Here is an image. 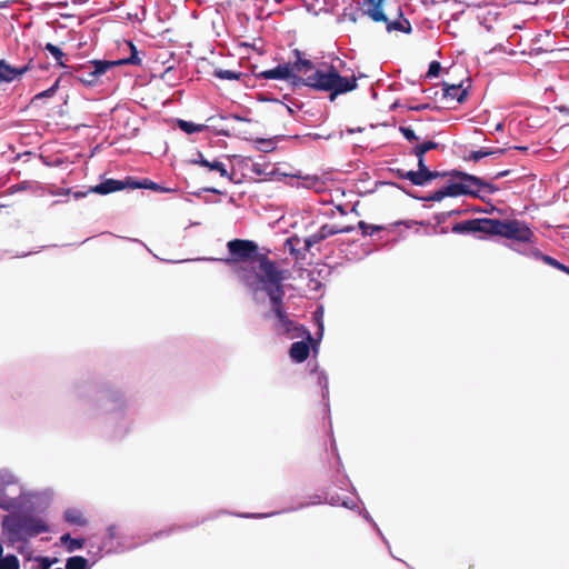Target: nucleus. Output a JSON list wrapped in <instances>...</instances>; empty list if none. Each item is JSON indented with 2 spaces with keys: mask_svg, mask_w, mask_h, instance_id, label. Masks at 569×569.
<instances>
[{
  "mask_svg": "<svg viewBox=\"0 0 569 569\" xmlns=\"http://www.w3.org/2000/svg\"><path fill=\"white\" fill-rule=\"evenodd\" d=\"M258 78L287 80L293 86H300V76L292 73L291 63L278 64L276 68L257 73Z\"/></svg>",
  "mask_w": 569,
  "mask_h": 569,
  "instance_id": "nucleus-10",
  "label": "nucleus"
},
{
  "mask_svg": "<svg viewBox=\"0 0 569 569\" xmlns=\"http://www.w3.org/2000/svg\"><path fill=\"white\" fill-rule=\"evenodd\" d=\"M178 127L186 133H196V132H201L204 130L206 126L204 124H196L193 122H190V121H186V120H178Z\"/></svg>",
  "mask_w": 569,
  "mask_h": 569,
  "instance_id": "nucleus-24",
  "label": "nucleus"
},
{
  "mask_svg": "<svg viewBox=\"0 0 569 569\" xmlns=\"http://www.w3.org/2000/svg\"><path fill=\"white\" fill-rule=\"evenodd\" d=\"M508 173H509V170L500 171V172H498V173L493 177V179H500V178H502V177H506Z\"/></svg>",
  "mask_w": 569,
  "mask_h": 569,
  "instance_id": "nucleus-51",
  "label": "nucleus"
},
{
  "mask_svg": "<svg viewBox=\"0 0 569 569\" xmlns=\"http://www.w3.org/2000/svg\"><path fill=\"white\" fill-rule=\"evenodd\" d=\"M79 197H84V193L79 192V191L73 192V198H79Z\"/></svg>",
  "mask_w": 569,
  "mask_h": 569,
  "instance_id": "nucleus-55",
  "label": "nucleus"
},
{
  "mask_svg": "<svg viewBox=\"0 0 569 569\" xmlns=\"http://www.w3.org/2000/svg\"><path fill=\"white\" fill-rule=\"evenodd\" d=\"M44 49L52 54L58 66L66 67L62 60L66 57V53L59 47L52 43H47Z\"/></svg>",
  "mask_w": 569,
  "mask_h": 569,
  "instance_id": "nucleus-27",
  "label": "nucleus"
},
{
  "mask_svg": "<svg viewBox=\"0 0 569 569\" xmlns=\"http://www.w3.org/2000/svg\"><path fill=\"white\" fill-rule=\"evenodd\" d=\"M73 525L84 527V526L88 525V519H87V517L82 512H80V511L74 512L73 511Z\"/></svg>",
  "mask_w": 569,
  "mask_h": 569,
  "instance_id": "nucleus-35",
  "label": "nucleus"
},
{
  "mask_svg": "<svg viewBox=\"0 0 569 569\" xmlns=\"http://www.w3.org/2000/svg\"><path fill=\"white\" fill-rule=\"evenodd\" d=\"M242 271H244V269H243V268H238V269L236 270V272H237V273H240V272H242Z\"/></svg>",
  "mask_w": 569,
  "mask_h": 569,
  "instance_id": "nucleus-58",
  "label": "nucleus"
},
{
  "mask_svg": "<svg viewBox=\"0 0 569 569\" xmlns=\"http://www.w3.org/2000/svg\"><path fill=\"white\" fill-rule=\"evenodd\" d=\"M441 70V64L438 61H432L429 64L427 78L438 77Z\"/></svg>",
  "mask_w": 569,
  "mask_h": 569,
  "instance_id": "nucleus-33",
  "label": "nucleus"
},
{
  "mask_svg": "<svg viewBox=\"0 0 569 569\" xmlns=\"http://www.w3.org/2000/svg\"><path fill=\"white\" fill-rule=\"evenodd\" d=\"M57 560L53 559V560H50L48 557H43L41 558L40 562H41V566L43 569H49L51 567V565L53 562H56Z\"/></svg>",
  "mask_w": 569,
  "mask_h": 569,
  "instance_id": "nucleus-40",
  "label": "nucleus"
},
{
  "mask_svg": "<svg viewBox=\"0 0 569 569\" xmlns=\"http://www.w3.org/2000/svg\"><path fill=\"white\" fill-rule=\"evenodd\" d=\"M501 127H502V124H500V123H499V124L497 126V129H498V130H501Z\"/></svg>",
  "mask_w": 569,
  "mask_h": 569,
  "instance_id": "nucleus-63",
  "label": "nucleus"
},
{
  "mask_svg": "<svg viewBox=\"0 0 569 569\" xmlns=\"http://www.w3.org/2000/svg\"><path fill=\"white\" fill-rule=\"evenodd\" d=\"M257 142L261 143V144H268L267 147H271L272 146V141L271 140L259 139Z\"/></svg>",
  "mask_w": 569,
  "mask_h": 569,
  "instance_id": "nucleus-52",
  "label": "nucleus"
},
{
  "mask_svg": "<svg viewBox=\"0 0 569 569\" xmlns=\"http://www.w3.org/2000/svg\"><path fill=\"white\" fill-rule=\"evenodd\" d=\"M338 210H339L342 214H345V213H346V212H345V210L342 209V207H338Z\"/></svg>",
  "mask_w": 569,
  "mask_h": 569,
  "instance_id": "nucleus-60",
  "label": "nucleus"
},
{
  "mask_svg": "<svg viewBox=\"0 0 569 569\" xmlns=\"http://www.w3.org/2000/svg\"><path fill=\"white\" fill-rule=\"evenodd\" d=\"M517 149H519V150H527L526 147H517Z\"/></svg>",
  "mask_w": 569,
  "mask_h": 569,
  "instance_id": "nucleus-62",
  "label": "nucleus"
},
{
  "mask_svg": "<svg viewBox=\"0 0 569 569\" xmlns=\"http://www.w3.org/2000/svg\"><path fill=\"white\" fill-rule=\"evenodd\" d=\"M415 223H417V222H416V221H410V222L406 223V227H407V228H410V227H411L412 224H415Z\"/></svg>",
  "mask_w": 569,
  "mask_h": 569,
  "instance_id": "nucleus-56",
  "label": "nucleus"
},
{
  "mask_svg": "<svg viewBox=\"0 0 569 569\" xmlns=\"http://www.w3.org/2000/svg\"><path fill=\"white\" fill-rule=\"evenodd\" d=\"M438 143L435 141H425L422 143H419L413 147L412 154L417 157L418 160V170L413 171L410 170L406 174L408 177V180L415 184V186H426L431 180L437 178L447 177L448 172H440V171H431L426 166L425 162V156H427V152L433 149L438 148Z\"/></svg>",
  "mask_w": 569,
  "mask_h": 569,
  "instance_id": "nucleus-6",
  "label": "nucleus"
},
{
  "mask_svg": "<svg viewBox=\"0 0 569 569\" xmlns=\"http://www.w3.org/2000/svg\"><path fill=\"white\" fill-rule=\"evenodd\" d=\"M490 237L500 236L521 243H531L535 238L533 231L528 223L521 220H499L491 219Z\"/></svg>",
  "mask_w": 569,
  "mask_h": 569,
  "instance_id": "nucleus-5",
  "label": "nucleus"
},
{
  "mask_svg": "<svg viewBox=\"0 0 569 569\" xmlns=\"http://www.w3.org/2000/svg\"><path fill=\"white\" fill-rule=\"evenodd\" d=\"M206 168H208L210 171H217L222 178L231 179L228 173L226 164L220 160L214 159L212 161H209Z\"/></svg>",
  "mask_w": 569,
  "mask_h": 569,
  "instance_id": "nucleus-26",
  "label": "nucleus"
},
{
  "mask_svg": "<svg viewBox=\"0 0 569 569\" xmlns=\"http://www.w3.org/2000/svg\"><path fill=\"white\" fill-rule=\"evenodd\" d=\"M399 131L402 133V136L410 142L412 141H418L419 140V137L416 136L415 131L412 128L410 127H403L401 126L399 128Z\"/></svg>",
  "mask_w": 569,
  "mask_h": 569,
  "instance_id": "nucleus-32",
  "label": "nucleus"
},
{
  "mask_svg": "<svg viewBox=\"0 0 569 569\" xmlns=\"http://www.w3.org/2000/svg\"><path fill=\"white\" fill-rule=\"evenodd\" d=\"M313 341H297L293 342L289 349L290 358L296 362H303L310 355V345Z\"/></svg>",
  "mask_w": 569,
  "mask_h": 569,
  "instance_id": "nucleus-15",
  "label": "nucleus"
},
{
  "mask_svg": "<svg viewBox=\"0 0 569 569\" xmlns=\"http://www.w3.org/2000/svg\"><path fill=\"white\" fill-rule=\"evenodd\" d=\"M19 560L13 555H8L0 559V569H19Z\"/></svg>",
  "mask_w": 569,
  "mask_h": 569,
  "instance_id": "nucleus-30",
  "label": "nucleus"
},
{
  "mask_svg": "<svg viewBox=\"0 0 569 569\" xmlns=\"http://www.w3.org/2000/svg\"><path fill=\"white\" fill-rule=\"evenodd\" d=\"M71 566H72V562H71V557L66 559V569H71Z\"/></svg>",
  "mask_w": 569,
  "mask_h": 569,
  "instance_id": "nucleus-54",
  "label": "nucleus"
},
{
  "mask_svg": "<svg viewBox=\"0 0 569 569\" xmlns=\"http://www.w3.org/2000/svg\"><path fill=\"white\" fill-rule=\"evenodd\" d=\"M2 552H3V548H2V546L0 545V559L2 558Z\"/></svg>",
  "mask_w": 569,
  "mask_h": 569,
  "instance_id": "nucleus-59",
  "label": "nucleus"
},
{
  "mask_svg": "<svg viewBox=\"0 0 569 569\" xmlns=\"http://www.w3.org/2000/svg\"><path fill=\"white\" fill-rule=\"evenodd\" d=\"M442 90H443L445 98H450L452 100H456L459 103L463 102L468 96L467 89H463L460 83L459 84L443 83Z\"/></svg>",
  "mask_w": 569,
  "mask_h": 569,
  "instance_id": "nucleus-18",
  "label": "nucleus"
},
{
  "mask_svg": "<svg viewBox=\"0 0 569 569\" xmlns=\"http://www.w3.org/2000/svg\"><path fill=\"white\" fill-rule=\"evenodd\" d=\"M300 86L309 87L316 91L329 92L330 101L337 96L350 92L357 88V78L342 77L333 66L317 69L307 77L297 79Z\"/></svg>",
  "mask_w": 569,
  "mask_h": 569,
  "instance_id": "nucleus-3",
  "label": "nucleus"
},
{
  "mask_svg": "<svg viewBox=\"0 0 569 569\" xmlns=\"http://www.w3.org/2000/svg\"><path fill=\"white\" fill-rule=\"evenodd\" d=\"M382 22L386 23V29L388 32L400 31L403 33H411L412 31L409 20L405 18L401 20L390 21L386 16V20Z\"/></svg>",
  "mask_w": 569,
  "mask_h": 569,
  "instance_id": "nucleus-19",
  "label": "nucleus"
},
{
  "mask_svg": "<svg viewBox=\"0 0 569 569\" xmlns=\"http://www.w3.org/2000/svg\"><path fill=\"white\" fill-rule=\"evenodd\" d=\"M69 192H70L69 188H58V191H57V193H59V194L63 193V194H67V196L69 194ZM52 193H56V191H52Z\"/></svg>",
  "mask_w": 569,
  "mask_h": 569,
  "instance_id": "nucleus-49",
  "label": "nucleus"
},
{
  "mask_svg": "<svg viewBox=\"0 0 569 569\" xmlns=\"http://www.w3.org/2000/svg\"><path fill=\"white\" fill-rule=\"evenodd\" d=\"M395 172L397 173V176H398L399 178H401V179H408V177L406 176V174L408 173V171H405V170H402V169H397Z\"/></svg>",
  "mask_w": 569,
  "mask_h": 569,
  "instance_id": "nucleus-48",
  "label": "nucleus"
},
{
  "mask_svg": "<svg viewBox=\"0 0 569 569\" xmlns=\"http://www.w3.org/2000/svg\"><path fill=\"white\" fill-rule=\"evenodd\" d=\"M240 278L246 286L251 287L250 276L248 273L243 272L242 274H240Z\"/></svg>",
  "mask_w": 569,
  "mask_h": 569,
  "instance_id": "nucleus-46",
  "label": "nucleus"
},
{
  "mask_svg": "<svg viewBox=\"0 0 569 569\" xmlns=\"http://www.w3.org/2000/svg\"><path fill=\"white\" fill-rule=\"evenodd\" d=\"M369 232H371V234L376 233V232H379L381 230H383V227L382 226H379V224H369Z\"/></svg>",
  "mask_w": 569,
  "mask_h": 569,
  "instance_id": "nucleus-45",
  "label": "nucleus"
},
{
  "mask_svg": "<svg viewBox=\"0 0 569 569\" xmlns=\"http://www.w3.org/2000/svg\"><path fill=\"white\" fill-rule=\"evenodd\" d=\"M208 162H209V160L207 158H204L201 152H198L197 158L191 160V163L199 164L204 168L208 166Z\"/></svg>",
  "mask_w": 569,
  "mask_h": 569,
  "instance_id": "nucleus-36",
  "label": "nucleus"
},
{
  "mask_svg": "<svg viewBox=\"0 0 569 569\" xmlns=\"http://www.w3.org/2000/svg\"><path fill=\"white\" fill-rule=\"evenodd\" d=\"M267 146H268V144H263L262 150L268 151V150H270V149H271V147H267Z\"/></svg>",
  "mask_w": 569,
  "mask_h": 569,
  "instance_id": "nucleus-57",
  "label": "nucleus"
},
{
  "mask_svg": "<svg viewBox=\"0 0 569 569\" xmlns=\"http://www.w3.org/2000/svg\"><path fill=\"white\" fill-rule=\"evenodd\" d=\"M386 0H363V2L368 6V9L365 11V13L372 20V21H385L386 20V13L383 11V2Z\"/></svg>",
  "mask_w": 569,
  "mask_h": 569,
  "instance_id": "nucleus-17",
  "label": "nucleus"
},
{
  "mask_svg": "<svg viewBox=\"0 0 569 569\" xmlns=\"http://www.w3.org/2000/svg\"><path fill=\"white\" fill-rule=\"evenodd\" d=\"M129 187L132 189L143 188V189H150V190H154V191H164L166 190L164 188L160 187L159 184H157L156 182H153L149 179H144L141 182H138V181H134L131 179V184H129Z\"/></svg>",
  "mask_w": 569,
  "mask_h": 569,
  "instance_id": "nucleus-25",
  "label": "nucleus"
},
{
  "mask_svg": "<svg viewBox=\"0 0 569 569\" xmlns=\"http://www.w3.org/2000/svg\"><path fill=\"white\" fill-rule=\"evenodd\" d=\"M358 228L361 230L362 236H371V232H369L370 231L369 223H367L366 221H363V220L359 221Z\"/></svg>",
  "mask_w": 569,
  "mask_h": 569,
  "instance_id": "nucleus-39",
  "label": "nucleus"
},
{
  "mask_svg": "<svg viewBox=\"0 0 569 569\" xmlns=\"http://www.w3.org/2000/svg\"><path fill=\"white\" fill-rule=\"evenodd\" d=\"M131 184V178L128 177L124 181L122 180H116V179H107L102 181L101 183L94 186L91 188L92 192L100 193V194H108L114 191H119L124 189L126 187H129Z\"/></svg>",
  "mask_w": 569,
  "mask_h": 569,
  "instance_id": "nucleus-13",
  "label": "nucleus"
},
{
  "mask_svg": "<svg viewBox=\"0 0 569 569\" xmlns=\"http://www.w3.org/2000/svg\"><path fill=\"white\" fill-rule=\"evenodd\" d=\"M213 76L221 80H238V79H240L242 73L236 72L233 70L216 69L213 71Z\"/></svg>",
  "mask_w": 569,
  "mask_h": 569,
  "instance_id": "nucleus-28",
  "label": "nucleus"
},
{
  "mask_svg": "<svg viewBox=\"0 0 569 569\" xmlns=\"http://www.w3.org/2000/svg\"><path fill=\"white\" fill-rule=\"evenodd\" d=\"M2 528L12 542L24 541L48 530V526L42 520L24 513L6 516Z\"/></svg>",
  "mask_w": 569,
  "mask_h": 569,
  "instance_id": "nucleus-4",
  "label": "nucleus"
},
{
  "mask_svg": "<svg viewBox=\"0 0 569 569\" xmlns=\"http://www.w3.org/2000/svg\"><path fill=\"white\" fill-rule=\"evenodd\" d=\"M14 481L16 479L10 472L0 471V508L2 510L11 511L18 506L17 500L6 493V488L13 485Z\"/></svg>",
  "mask_w": 569,
  "mask_h": 569,
  "instance_id": "nucleus-11",
  "label": "nucleus"
},
{
  "mask_svg": "<svg viewBox=\"0 0 569 569\" xmlns=\"http://www.w3.org/2000/svg\"><path fill=\"white\" fill-rule=\"evenodd\" d=\"M455 190H452L450 188V184L448 183L447 186L442 187L441 189L430 193L429 196L422 198V200L425 201H433V202H438V201H441L442 199H445L446 197H452V192Z\"/></svg>",
  "mask_w": 569,
  "mask_h": 569,
  "instance_id": "nucleus-22",
  "label": "nucleus"
},
{
  "mask_svg": "<svg viewBox=\"0 0 569 569\" xmlns=\"http://www.w3.org/2000/svg\"><path fill=\"white\" fill-rule=\"evenodd\" d=\"M84 546V539L82 538H73V550L81 549Z\"/></svg>",
  "mask_w": 569,
  "mask_h": 569,
  "instance_id": "nucleus-43",
  "label": "nucleus"
},
{
  "mask_svg": "<svg viewBox=\"0 0 569 569\" xmlns=\"http://www.w3.org/2000/svg\"><path fill=\"white\" fill-rule=\"evenodd\" d=\"M61 542L67 546L68 548H71V533L67 532L61 537Z\"/></svg>",
  "mask_w": 569,
  "mask_h": 569,
  "instance_id": "nucleus-42",
  "label": "nucleus"
},
{
  "mask_svg": "<svg viewBox=\"0 0 569 569\" xmlns=\"http://www.w3.org/2000/svg\"><path fill=\"white\" fill-rule=\"evenodd\" d=\"M81 130L86 131L87 139L96 131V129L92 126H88V124L73 126V132L79 133Z\"/></svg>",
  "mask_w": 569,
  "mask_h": 569,
  "instance_id": "nucleus-34",
  "label": "nucleus"
},
{
  "mask_svg": "<svg viewBox=\"0 0 569 569\" xmlns=\"http://www.w3.org/2000/svg\"><path fill=\"white\" fill-rule=\"evenodd\" d=\"M97 61L98 60H88L83 63L73 62V73H77L74 77L83 84L94 86L96 83L86 82L83 77H89V69L87 68V64H89V62H97Z\"/></svg>",
  "mask_w": 569,
  "mask_h": 569,
  "instance_id": "nucleus-21",
  "label": "nucleus"
},
{
  "mask_svg": "<svg viewBox=\"0 0 569 569\" xmlns=\"http://www.w3.org/2000/svg\"><path fill=\"white\" fill-rule=\"evenodd\" d=\"M338 234V226L326 223L319 228V230L305 239V248L306 250H310V248L327 238Z\"/></svg>",
  "mask_w": 569,
  "mask_h": 569,
  "instance_id": "nucleus-12",
  "label": "nucleus"
},
{
  "mask_svg": "<svg viewBox=\"0 0 569 569\" xmlns=\"http://www.w3.org/2000/svg\"><path fill=\"white\" fill-rule=\"evenodd\" d=\"M491 218H477L457 222L452 226L453 233H476L481 232L487 236L490 234Z\"/></svg>",
  "mask_w": 569,
  "mask_h": 569,
  "instance_id": "nucleus-9",
  "label": "nucleus"
},
{
  "mask_svg": "<svg viewBox=\"0 0 569 569\" xmlns=\"http://www.w3.org/2000/svg\"><path fill=\"white\" fill-rule=\"evenodd\" d=\"M540 258L548 266L553 267V268H556V269H558V270L569 274V267H567L566 264L559 262L555 258H552L550 256H547V254H542V253L540 254Z\"/></svg>",
  "mask_w": 569,
  "mask_h": 569,
  "instance_id": "nucleus-29",
  "label": "nucleus"
},
{
  "mask_svg": "<svg viewBox=\"0 0 569 569\" xmlns=\"http://www.w3.org/2000/svg\"><path fill=\"white\" fill-rule=\"evenodd\" d=\"M269 286L263 289L270 302V310L263 313L266 320L276 318L273 329L277 333L283 335L289 339L303 338L308 341H313L310 331L302 325L290 319V316L284 306V286L283 282L288 276L286 272H277L273 268L269 267L266 270Z\"/></svg>",
  "mask_w": 569,
  "mask_h": 569,
  "instance_id": "nucleus-1",
  "label": "nucleus"
},
{
  "mask_svg": "<svg viewBox=\"0 0 569 569\" xmlns=\"http://www.w3.org/2000/svg\"><path fill=\"white\" fill-rule=\"evenodd\" d=\"M28 69V64L21 68H13L9 66L4 60H0V83L13 81L17 77L26 73Z\"/></svg>",
  "mask_w": 569,
  "mask_h": 569,
  "instance_id": "nucleus-16",
  "label": "nucleus"
},
{
  "mask_svg": "<svg viewBox=\"0 0 569 569\" xmlns=\"http://www.w3.org/2000/svg\"><path fill=\"white\" fill-rule=\"evenodd\" d=\"M108 537L113 539L117 537V527L116 526H109L107 529Z\"/></svg>",
  "mask_w": 569,
  "mask_h": 569,
  "instance_id": "nucleus-44",
  "label": "nucleus"
},
{
  "mask_svg": "<svg viewBox=\"0 0 569 569\" xmlns=\"http://www.w3.org/2000/svg\"><path fill=\"white\" fill-rule=\"evenodd\" d=\"M232 118L234 119V121L238 124L251 122L249 119H244V118H241V117H238V116H233Z\"/></svg>",
  "mask_w": 569,
  "mask_h": 569,
  "instance_id": "nucleus-47",
  "label": "nucleus"
},
{
  "mask_svg": "<svg viewBox=\"0 0 569 569\" xmlns=\"http://www.w3.org/2000/svg\"><path fill=\"white\" fill-rule=\"evenodd\" d=\"M355 230V227L351 224L338 226V233H349Z\"/></svg>",
  "mask_w": 569,
  "mask_h": 569,
  "instance_id": "nucleus-41",
  "label": "nucleus"
},
{
  "mask_svg": "<svg viewBox=\"0 0 569 569\" xmlns=\"http://www.w3.org/2000/svg\"><path fill=\"white\" fill-rule=\"evenodd\" d=\"M77 156H78V157H83L84 154H83V153H81V152H78V153H77Z\"/></svg>",
  "mask_w": 569,
  "mask_h": 569,
  "instance_id": "nucleus-64",
  "label": "nucleus"
},
{
  "mask_svg": "<svg viewBox=\"0 0 569 569\" xmlns=\"http://www.w3.org/2000/svg\"><path fill=\"white\" fill-rule=\"evenodd\" d=\"M247 131L242 130L238 127H232L231 130H222V134L230 137L231 134L243 138V139H250V137L247 136Z\"/></svg>",
  "mask_w": 569,
  "mask_h": 569,
  "instance_id": "nucleus-31",
  "label": "nucleus"
},
{
  "mask_svg": "<svg viewBox=\"0 0 569 569\" xmlns=\"http://www.w3.org/2000/svg\"><path fill=\"white\" fill-rule=\"evenodd\" d=\"M128 47L130 48L131 54L128 58L113 60V61H97V62H89L87 64V68L89 69V77H83L84 81L88 83H98L100 77L104 74L109 69L116 67V66H122V64H133L139 66L141 63V59L138 56V50L136 46L131 42H127Z\"/></svg>",
  "mask_w": 569,
  "mask_h": 569,
  "instance_id": "nucleus-8",
  "label": "nucleus"
},
{
  "mask_svg": "<svg viewBox=\"0 0 569 569\" xmlns=\"http://www.w3.org/2000/svg\"><path fill=\"white\" fill-rule=\"evenodd\" d=\"M448 176L458 178L460 181L458 182H449L450 188L455 190L452 192V197H459L463 194L479 197V192L481 190L486 191L488 194H492L499 190L495 184L485 181L483 179L462 172L458 170H453L448 172Z\"/></svg>",
  "mask_w": 569,
  "mask_h": 569,
  "instance_id": "nucleus-7",
  "label": "nucleus"
},
{
  "mask_svg": "<svg viewBox=\"0 0 569 569\" xmlns=\"http://www.w3.org/2000/svg\"><path fill=\"white\" fill-rule=\"evenodd\" d=\"M100 552L101 550L98 549L97 552L92 553L90 559H87L81 556H73V569H89L99 560Z\"/></svg>",
  "mask_w": 569,
  "mask_h": 569,
  "instance_id": "nucleus-20",
  "label": "nucleus"
},
{
  "mask_svg": "<svg viewBox=\"0 0 569 569\" xmlns=\"http://www.w3.org/2000/svg\"><path fill=\"white\" fill-rule=\"evenodd\" d=\"M253 172H256L257 174H262L264 173V171L262 169H260L259 164L258 163H254L253 164V169H252Z\"/></svg>",
  "mask_w": 569,
  "mask_h": 569,
  "instance_id": "nucleus-50",
  "label": "nucleus"
},
{
  "mask_svg": "<svg viewBox=\"0 0 569 569\" xmlns=\"http://www.w3.org/2000/svg\"><path fill=\"white\" fill-rule=\"evenodd\" d=\"M292 240H293V239H288V240H287V243L291 246V244H292Z\"/></svg>",
  "mask_w": 569,
  "mask_h": 569,
  "instance_id": "nucleus-61",
  "label": "nucleus"
},
{
  "mask_svg": "<svg viewBox=\"0 0 569 569\" xmlns=\"http://www.w3.org/2000/svg\"><path fill=\"white\" fill-rule=\"evenodd\" d=\"M59 82H60V80H57L51 88H49L48 90L42 91L37 97H50V96H52L56 92V90H57V88L59 86Z\"/></svg>",
  "mask_w": 569,
  "mask_h": 569,
  "instance_id": "nucleus-37",
  "label": "nucleus"
},
{
  "mask_svg": "<svg viewBox=\"0 0 569 569\" xmlns=\"http://www.w3.org/2000/svg\"><path fill=\"white\" fill-rule=\"evenodd\" d=\"M503 150L499 149V150H492V149H489V148H482L480 150H477V151H471L470 154L468 157H466L465 159L466 160H472L475 162L479 161L480 159L487 157V156H491V154H495V153H502Z\"/></svg>",
  "mask_w": 569,
  "mask_h": 569,
  "instance_id": "nucleus-23",
  "label": "nucleus"
},
{
  "mask_svg": "<svg viewBox=\"0 0 569 569\" xmlns=\"http://www.w3.org/2000/svg\"><path fill=\"white\" fill-rule=\"evenodd\" d=\"M64 518L67 521H71V510H66Z\"/></svg>",
  "mask_w": 569,
  "mask_h": 569,
  "instance_id": "nucleus-53",
  "label": "nucleus"
},
{
  "mask_svg": "<svg viewBox=\"0 0 569 569\" xmlns=\"http://www.w3.org/2000/svg\"><path fill=\"white\" fill-rule=\"evenodd\" d=\"M227 248L231 256V258L226 260L228 263L246 261L258 263L259 271L256 277L261 284V290L269 286V281L266 277V270L269 269V267L273 268L277 272H286L288 276V271L280 269L277 262L271 260L267 253H259L258 244L252 240L233 239L228 241Z\"/></svg>",
  "mask_w": 569,
  "mask_h": 569,
  "instance_id": "nucleus-2",
  "label": "nucleus"
},
{
  "mask_svg": "<svg viewBox=\"0 0 569 569\" xmlns=\"http://www.w3.org/2000/svg\"><path fill=\"white\" fill-rule=\"evenodd\" d=\"M92 38L89 36L87 37L86 39H83L82 37H80L79 39V43H78V49H82L84 47H89L91 48L92 47Z\"/></svg>",
  "mask_w": 569,
  "mask_h": 569,
  "instance_id": "nucleus-38",
  "label": "nucleus"
},
{
  "mask_svg": "<svg viewBox=\"0 0 569 569\" xmlns=\"http://www.w3.org/2000/svg\"><path fill=\"white\" fill-rule=\"evenodd\" d=\"M293 54L296 57V60L293 63H291L292 73H296L298 76L299 73H301L303 74L302 77H307L317 70L315 69V64L311 60L302 58V53L300 50H293Z\"/></svg>",
  "mask_w": 569,
  "mask_h": 569,
  "instance_id": "nucleus-14",
  "label": "nucleus"
}]
</instances>
